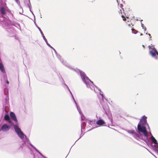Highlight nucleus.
<instances>
[{
	"label": "nucleus",
	"instance_id": "obj_1",
	"mask_svg": "<svg viewBox=\"0 0 158 158\" xmlns=\"http://www.w3.org/2000/svg\"><path fill=\"white\" fill-rule=\"evenodd\" d=\"M147 117L145 116H143L142 117V119H141L138 125L137 129L139 132H141L143 133L144 135L146 137L148 136V132L146 130V127L144 126H141V123L143 121L144 123H146Z\"/></svg>",
	"mask_w": 158,
	"mask_h": 158
},
{
	"label": "nucleus",
	"instance_id": "obj_2",
	"mask_svg": "<svg viewBox=\"0 0 158 158\" xmlns=\"http://www.w3.org/2000/svg\"><path fill=\"white\" fill-rule=\"evenodd\" d=\"M15 132L17 133L21 139L24 138V134L21 131L19 127L17 125H15L14 127Z\"/></svg>",
	"mask_w": 158,
	"mask_h": 158
},
{
	"label": "nucleus",
	"instance_id": "obj_3",
	"mask_svg": "<svg viewBox=\"0 0 158 158\" xmlns=\"http://www.w3.org/2000/svg\"><path fill=\"white\" fill-rule=\"evenodd\" d=\"M81 76L82 81L86 84L87 86H88L90 82L93 83V82L91 81L85 74H81Z\"/></svg>",
	"mask_w": 158,
	"mask_h": 158
},
{
	"label": "nucleus",
	"instance_id": "obj_4",
	"mask_svg": "<svg viewBox=\"0 0 158 158\" xmlns=\"http://www.w3.org/2000/svg\"><path fill=\"white\" fill-rule=\"evenodd\" d=\"M149 53L153 57H156V55L158 56V52L154 47L150 48Z\"/></svg>",
	"mask_w": 158,
	"mask_h": 158
},
{
	"label": "nucleus",
	"instance_id": "obj_5",
	"mask_svg": "<svg viewBox=\"0 0 158 158\" xmlns=\"http://www.w3.org/2000/svg\"><path fill=\"white\" fill-rule=\"evenodd\" d=\"M10 128V126L6 124H4L2 126L1 129L3 131H6L9 130Z\"/></svg>",
	"mask_w": 158,
	"mask_h": 158
},
{
	"label": "nucleus",
	"instance_id": "obj_6",
	"mask_svg": "<svg viewBox=\"0 0 158 158\" xmlns=\"http://www.w3.org/2000/svg\"><path fill=\"white\" fill-rule=\"evenodd\" d=\"M10 116L11 118L12 119H13L14 121H15V122H17V120L16 118V116L15 114V113L12 112H10Z\"/></svg>",
	"mask_w": 158,
	"mask_h": 158
},
{
	"label": "nucleus",
	"instance_id": "obj_7",
	"mask_svg": "<svg viewBox=\"0 0 158 158\" xmlns=\"http://www.w3.org/2000/svg\"><path fill=\"white\" fill-rule=\"evenodd\" d=\"M97 125H102L105 123V121L102 119H100L98 120L96 122Z\"/></svg>",
	"mask_w": 158,
	"mask_h": 158
},
{
	"label": "nucleus",
	"instance_id": "obj_8",
	"mask_svg": "<svg viewBox=\"0 0 158 158\" xmlns=\"http://www.w3.org/2000/svg\"><path fill=\"white\" fill-rule=\"evenodd\" d=\"M0 70L3 73H5V71L2 63L0 61Z\"/></svg>",
	"mask_w": 158,
	"mask_h": 158
},
{
	"label": "nucleus",
	"instance_id": "obj_9",
	"mask_svg": "<svg viewBox=\"0 0 158 158\" xmlns=\"http://www.w3.org/2000/svg\"><path fill=\"white\" fill-rule=\"evenodd\" d=\"M1 13L3 15H5L6 14L5 10L3 7H2L1 8Z\"/></svg>",
	"mask_w": 158,
	"mask_h": 158
},
{
	"label": "nucleus",
	"instance_id": "obj_10",
	"mask_svg": "<svg viewBox=\"0 0 158 158\" xmlns=\"http://www.w3.org/2000/svg\"><path fill=\"white\" fill-rule=\"evenodd\" d=\"M152 140L153 143L155 144H157V141L156 139L153 137L152 135L151 136Z\"/></svg>",
	"mask_w": 158,
	"mask_h": 158
},
{
	"label": "nucleus",
	"instance_id": "obj_11",
	"mask_svg": "<svg viewBox=\"0 0 158 158\" xmlns=\"http://www.w3.org/2000/svg\"><path fill=\"white\" fill-rule=\"evenodd\" d=\"M10 119V117L8 115H6L4 116V119L6 121L9 120Z\"/></svg>",
	"mask_w": 158,
	"mask_h": 158
},
{
	"label": "nucleus",
	"instance_id": "obj_12",
	"mask_svg": "<svg viewBox=\"0 0 158 158\" xmlns=\"http://www.w3.org/2000/svg\"><path fill=\"white\" fill-rule=\"evenodd\" d=\"M128 132L130 133L134 134L135 133V131L134 130H128Z\"/></svg>",
	"mask_w": 158,
	"mask_h": 158
},
{
	"label": "nucleus",
	"instance_id": "obj_13",
	"mask_svg": "<svg viewBox=\"0 0 158 158\" xmlns=\"http://www.w3.org/2000/svg\"><path fill=\"white\" fill-rule=\"evenodd\" d=\"M134 136L135 137H139V135L138 134L136 133L135 132V133H134Z\"/></svg>",
	"mask_w": 158,
	"mask_h": 158
},
{
	"label": "nucleus",
	"instance_id": "obj_14",
	"mask_svg": "<svg viewBox=\"0 0 158 158\" xmlns=\"http://www.w3.org/2000/svg\"><path fill=\"white\" fill-rule=\"evenodd\" d=\"M121 17H122V18H123V21H125L126 20V18L123 15H121Z\"/></svg>",
	"mask_w": 158,
	"mask_h": 158
},
{
	"label": "nucleus",
	"instance_id": "obj_15",
	"mask_svg": "<svg viewBox=\"0 0 158 158\" xmlns=\"http://www.w3.org/2000/svg\"><path fill=\"white\" fill-rule=\"evenodd\" d=\"M121 17H122V18H123V21H125L126 20V18L123 15H121Z\"/></svg>",
	"mask_w": 158,
	"mask_h": 158
},
{
	"label": "nucleus",
	"instance_id": "obj_16",
	"mask_svg": "<svg viewBox=\"0 0 158 158\" xmlns=\"http://www.w3.org/2000/svg\"><path fill=\"white\" fill-rule=\"evenodd\" d=\"M120 13L122 14L123 13H124V12H123L124 10H123V8H122V9H120Z\"/></svg>",
	"mask_w": 158,
	"mask_h": 158
},
{
	"label": "nucleus",
	"instance_id": "obj_17",
	"mask_svg": "<svg viewBox=\"0 0 158 158\" xmlns=\"http://www.w3.org/2000/svg\"><path fill=\"white\" fill-rule=\"evenodd\" d=\"M131 30H132V33H135V34L136 33H135V32H133V31H135V30L134 29H133V28H132V29H131Z\"/></svg>",
	"mask_w": 158,
	"mask_h": 158
},
{
	"label": "nucleus",
	"instance_id": "obj_18",
	"mask_svg": "<svg viewBox=\"0 0 158 158\" xmlns=\"http://www.w3.org/2000/svg\"><path fill=\"white\" fill-rule=\"evenodd\" d=\"M8 121V122L9 123H11V121L10 120V119L9 120H7Z\"/></svg>",
	"mask_w": 158,
	"mask_h": 158
},
{
	"label": "nucleus",
	"instance_id": "obj_19",
	"mask_svg": "<svg viewBox=\"0 0 158 158\" xmlns=\"http://www.w3.org/2000/svg\"><path fill=\"white\" fill-rule=\"evenodd\" d=\"M6 83H7V84H9V82L8 81H6Z\"/></svg>",
	"mask_w": 158,
	"mask_h": 158
},
{
	"label": "nucleus",
	"instance_id": "obj_20",
	"mask_svg": "<svg viewBox=\"0 0 158 158\" xmlns=\"http://www.w3.org/2000/svg\"><path fill=\"white\" fill-rule=\"evenodd\" d=\"M40 32H41V33L42 34V31L40 30Z\"/></svg>",
	"mask_w": 158,
	"mask_h": 158
},
{
	"label": "nucleus",
	"instance_id": "obj_21",
	"mask_svg": "<svg viewBox=\"0 0 158 158\" xmlns=\"http://www.w3.org/2000/svg\"><path fill=\"white\" fill-rule=\"evenodd\" d=\"M143 35V34H142L141 33V34H140V35Z\"/></svg>",
	"mask_w": 158,
	"mask_h": 158
},
{
	"label": "nucleus",
	"instance_id": "obj_22",
	"mask_svg": "<svg viewBox=\"0 0 158 158\" xmlns=\"http://www.w3.org/2000/svg\"><path fill=\"white\" fill-rule=\"evenodd\" d=\"M128 26H130V24H128Z\"/></svg>",
	"mask_w": 158,
	"mask_h": 158
},
{
	"label": "nucleus",
	"instance_id": "obj_23",
	"mask_svg": "<svg viewBox=\"0 0 158 158\" xmlns=\"http://www.w3.org/2000/svg\"><path fill=\"white\" fill-rule=\"evenodd\" d=\"M143 47L144 48V46L143 45Z\"/></svg>",
	"mask_w": 158,
	"mask_h": 158
},
{
	"label": "nucleus",
	"instance_id": "obj_24",
	"mask_svg": "<svg viewBox=\"0 0 158 158\" xmlns=\"http://www.w3.org/2000/svg\"><path fill=\"white\" fill-rule=\"evenodd\" d=\"M143 24H142V27H143Z\"/></svg>",
	"mask_w": 158,
	"mask_h": 158
}]
</instances>
